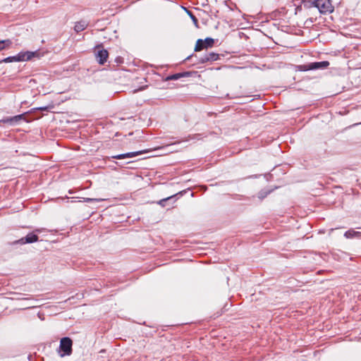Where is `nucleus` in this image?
I'll list each match as a JSON object with an SVG mask.
<instances>
[{
    "instance_id": "nucleus-4",
    "label": "nucleus",
    "mask_w": 361,
    "mask_h": 361,
    "mask_svg": "<svg viewBox=\"0 0 361 361\" xmlns=\"http://www.w3.org/2000/svg\"><path fill=\"white\" fill-rule=\"evenodd\" d=\"M214 43V39L211 37H207L204 40L199 39L196 42L195 51H200L203 49L212 47Z\"/></svg>"
},
{
    "instance_id": "nucleus-19",
    "label": "nucleus",
    "mask_w": 361,
    "mask_h": 361,
    "mask_svg": "<svg viewBox=\"0 0 361 361\" xmlns=\"http://www.w3.org/2000/svg\"><path fill=\"white\" fill-rule=\"evenodd\" d=\"M345 236L347 237V238H349L350 236H351V233L350 231H347L345 232Z\"/></svg>"
},
{
    "instance_id": "nucleus-11",
    "label": "nucleus",
    "mask_w": 361,
    "mask_h": 361,
    "mask_svg": "<svg viewBox=\"0 0 361 361\" xmlns=\"http://www.w3.org/2000/svg\"><path fill=\"white\" fill-rule=\"evenodd\" d=\"M88 24V22L85 20H81L78 22H76L74 26V30L76 32H81L87 28Z\"/></svg>"
},
{
    "instance_id": "nucleus-23",
    "label": "nucleus",
    "mask_w": 361,
    "mask_h": 361,
    "mask_svg": "<svg viewBox=\"0 0 361 361\" xmlns=\"http://www.w3.org/2000/svg\"><path fill=\"white\" fill-rule=\"evenodd\" d=\"M144 89H145V87H141V88L140 89V90H144Z\"/></svg>"
},
{
    "instance_id": "nucleus-10",
    "label": "nucleus",
    "mask_w": 361,
    "mask_h": 361,
    "mask_svg": "<svg viewBox=\"0 0 361 361\" xmlns=\"http://www.w3.org/2000/svg\"><path fill=\"white\" fill-rule=\"evenodd\" d=\"M142 152L141 151L140 152H128V153H126V154H118V155H115V156H113V158L114 159H127V158H133V157H135L139 154H141Z\"/></svg>"
},
{
    "instance_id": "nucleus-7",
    "label": "nucleus",
    "mask_w": 361,
    "mask_h": 361,
    "mask_svg": "<svg viewBox=\"0 0 361 361\" xmlns=\"http://www.w3.org/2000/svg\"><path fill=\"white\" fill-rule=\"evenodd\" d=\"M219 54L214 52H210L204 54L200 59V62L202 63H206L207 61H214L219 59Z\"/></svg>"
},
{
    "instance_id": "nucleus-18",
    "label": "nucleus",
    "mask_w": 361,
    "mask_h": 361,
    "mask_svg": "<svg viewBox=\"0 0 361 361\" xmlns=\"http://www.w3.org/2000/svg\"><path fill=\"white\" fill-rule=\"evenodd\" d=\"M170 197H168V198H166V199H163L159 201V204H161V206L164 205V202H166L167 200H169Z\"/></svg>"
},
{
    "instance_id": "nucleus-20",
    "label": "nucleus",
    "mask_w": 361,
    "mask_h": 361,
    "mask_svg": "<svg viewBox=\"0 0 361 361\" xmlns=\"http://www.w3.org/2000/svg\"><path fill=\"white\" fill-rule=\"evenodd\" d=\"M34 307H35V305H24L23 308L26 309V308Z\"/></svg>"
},
{
    "instance_id": "nucleus-14",
    "label": "nucleus",
    "mask_w": 361,
    "mask_h": 361,
    "mask_svg": "<svg viewBox=\"0 0 361 361\" xmlns=\"http://www.w3.org/2000/svg\"><path fill=\"white\" fill-rule=\"evenodd\" d=\"M183 76V74L181 73H176V74H173V75H169L166 78V80H178L179 78H180L181 77Z\"/></svg>"
},
{
    "instance_id": "nucleus-17",
    "label": "nucleus",
    "mask_w": 361,
    "mask_h": 361,
    "mask_svg": "<svg viewBox=\"0 0 361 361\" xmlns=\"http://www.w3.org/2000/svg\"><path fill=\"white\" fill-rule=\"evenodd\" d=\"M188 15L190 16V17L191 18V20H192V21L194 22V23L195 25L197 24V19L196 18V17L189 11H187Z\"/></svg>"
},
{
    "instance_id": "nucleus-13",
    "label": "nucleus",
    "mask_w": 361,
    "mask_h": 361,
    "mask_svg": "<svg viewBox=\"0 0 361 361\" xmlns=\"http://www.w3.org/2000/svg\"><path fill=\"white\" fill-rule=\"evenodd\" d=\"M12 42L10 39L0 41V51L9 47Z\"/></svg>"
},
{
    "instance_id": "nucleus-16",
    "label": "nucleus",
    "mask_w": 361,
    "mask_h": 361,
    "mask_svg": "<svg viewBox=\"0 0 361 361\" xmlns=\"http://www.w3.org/2000/svg\"><path fill=\"white\" fill-rule=\"evenodd\" d=\"M270 192H271L270 190H269V191H264V190H262V191H261V192H259V194H258V197H259V198H260V199H263V198H264V197H266V196H267V195Z\"/></svg>"
},
{
    "instance_id": "nucleus-21",
    "label": "nucleus",
    "mask_w": 361,
    "mask_h": 361,
    "mask_svg": "<svg viewBox=\"0 0 361 361\" xmlns=\"http://www.w3.org/2000/svg\"><path fill=\"white\" fill-rule=\"evenodd\" d=\"M35 231H36L37 233H40V232L42 231V229H37Z\"/></svg>"
},
{
    "instance_id": "nucleus-6",
    "label": "nucleus",
    "mask_w": 361,
    "mask_h": 361,
    "mask_svg": "<svg viewBox=\"0 0 361 361\" xmlns=\"http://www.w3.org/2000/svg\"><path fill=\"white\" fill-rule=\"evenodd\" d=\"M108 56L109 54L106 49L98 50L95 53L96 59L100 64H104L106 61Z\"/></svg>"
},
{
    "instance_id": "nucleus-3",
    "label": "nucleus",
    "mask_w": 361,
    "mask_h": 361,
    "mask_svg": "<svg viewBox=\"0 0 361 361\" xmlns=\"http://www.w3.org/2000/svg\"><path fill=\"white\" fill-rule=\"evenodd\" d=\"M73 340H60L58 353L61 357L70 355L72 353Z\"/></svg>"
},
{
    "instance_id": "nucleus-15",
    "label": "nucleus",
    "mask_w": 361,
    "mask_h": 361,
    "mask_svg": "<svg viewBox=\"0 0 361 361\" xmlns=\"http://www.w3.org/2000/svg\"><path fill=\"white\" fill-rule=\"evenodd\" d=\"M104 199H97V198H84V201L85 202H101V201H103Z\"/></svg>"
},
{
    "instance_id": "nucleus-1",
    "label": "nucleus",
    "mask_w": 361,
    "mask_h": 361,
    "mask_svg": "<svg viewBox=\"0 0 361 361\" xmlns=\"http://www.w3.org/2000/svg\"><path fill=\"white\" fill-rule=\"evenodd\" d=\"M313 4L322 14H329L334 10L330 0H315Z\"/></svg>"
},
{
    "instance_id": "nucleus-2",
    "label": "nucleus",
    "mask_w": 361,
    "mask_h": 361,
    "mask_svg": "<svg viewBox=\"0 0 361 361\" xmlns=\"http://www.w3.org/2000/svg\"><path fill=\"white\" fill-rule=\"evenodd\" d=\"M35 52L32 51L20 52L16 56H8L4 59L2 61L5 63H10L13 61H28L31 59L35 55Z\"/></svg>"
},
{
    "instance_id": "nucleus-22",
    "label": "nucleus",
    "mask_w": 361,
    "mask_h": 361,
    "mask_svg": "<svg viewBox=\"0 0 361 361\" xmlns=\"http://www.w3.org/2000/svg\"><path fill=\"white\" fill-rule=\"evenodd\" d=\"M62 338L66 339V338H69L68 337H63Z\"/></svg>"
},
{
    "instance_id": "nucleus-9",
    "label": "nucleus",
    "mask_w": 361,
    "mask_h": 361,
    "mask_svg": "<svg viewBox=\"0 0 361 361\" xmlns=\"http://www.w3.org/2000/svg\"><path fill=\"white\" fill-rule=\"evenodd\" d=\"M23 119V115H17L12 117H7L3 118L1 121L5 123H8L10 125H15L20 121Z\"/></svg>"
},
{
    "instance_id": "nucleus-5",
    "label": "nucleus",
    "mask_w": 361,
    "mask_h": 361,
    "mask_svg": "<svg viewBox=\"0 0 361 361\" xmlns=\"http://www.w3.org/2000/svg\"><path fill=\"white\" fill-rule=\"evenodd\" d=\"M38 240V236L33 233H30L27 234L25 238H22L19 240L17 241L18 243L20 244H25V243H32L37 242Z\"/></svg>"
},
{
    "instance_id": "nucleus-12",
    "label": "nucleus",
    "mask_w": 361,
    "mask_h": 361,
    "mask_svg": "<svg viewBox=\"0 0 361 361\" xmlns=\"http://www.w3.org/2000/svg\"><path fill=\"white\" fill-rule=\"evenodd\" d=\"M176 145H177V143H173V144H171V145H166L164 147H161L160 149H163L164 151V154L171 153V152L178 151V149L176 147Z\"/></svg>"
},
{
    "instance_id": "nucleus-8",
    "label": "nucleus",
    "mask_w": 361,
    "mask_h": 361,
    "mask_svg": "<svg viewBox=\"0 0 361 361\" xmlns=\"http://www.w3.org/2000/svg\"><path fill=\"white\" fill-rule=\"evenodd\" d=\"M329 65L328 61L314 62L307 65L309 70L325 68Z\"/></svg>"
}]
</instances>
